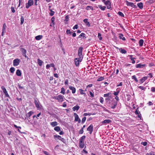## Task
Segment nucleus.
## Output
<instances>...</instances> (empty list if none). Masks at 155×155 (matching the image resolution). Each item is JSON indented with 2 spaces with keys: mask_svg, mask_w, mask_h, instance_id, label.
Returning <instances> with one entry per match:
<instances>
[{
  "mask_svg": "<svg viewBox=\"0 0 155 155\" xmlns=\"http://www.w3.org/2000/svg\"><path fill=\"white\" fill-rule=\"evenodd\" d=\"M83 49V48L82 47H80L79 48L78 51V55L81 60H82L83 58V56L82 53Z\"/></svg>",
  "mask_w": 155,
  "mask_h": 155,
  "instance_id": "f257e3e1",
  "label": "nucleus"
},
{
  "mask_svg": "<svg viewBox=\"0 0 155 155\" xmlns=\"http://www.w3.org/2000/svg\"><path fill=\"white\" fill-rule=\"evenodd\" d=\"M54 137L55 139H56L57 138L59 139V140H61L64 143H66L65 139L64 138H62L61 136L58 135H54Z\"/></svg>",
  "mask_w": 155,
  "mask_h": 155,
  "instance_id": "f03ea898",
  "label": "nucleus"
},
{
  "mask_svg": "<svg viewBox=\"0 0 155 155\" xmlns=\"http://www.w3.org/2000/svg\"><path fill=\"white\" fill-rule=\"evenodd\" d=\"M20 62V59L17 58L15 59L13 61V65L14 66H18Z\"/></svg>",
  "mask_w": 155,
  "mask_h": 155,
  "instance_id": "7ed1b4c3",
  "label": "nucleus"
},
{
  "mask_svg": "<svg viewBox=\"0 0 155 155\" xmlns=\"http://www.w3.org/2000/svg\"><path fill=\"white\" fill-rule=\"evenodd\" d=\"M34 4L33 0H29L28 3L26 4V8H28L30 6L33 5Z\"/></svg>",
  "mask_w": 155,
  "mask_h": 155,
  "instance_id": "20e7f679",
  "label": "nucleus"
},
{
  "mask_svg": "<svg viewBox=\"0 0 155 155\" xmlns=\"http://www.w3.org/2000/svg\"><path fill=\"white\" fill-rule=\"evenodd\" d=\"M74 121H78V123H80L81 122V119L79 118L78 115L75 113H74Z\"/></svg>",
  "mask_w": 155,
  "mask_h": 155,
  "instance_id": "39448f33",
  "label": "nucleus"
},
{
  "mask_svg": "<svg viewBox=\"0 0 155 155\" xmlns=\"http://www.w3.org/2000/svg\"><path fill=\"white\" fill-rule=\"evenodd\" d=\"M34 103L38 110H39L41 109V107L39 105V101H37L36 99H34Z\"/></svg>",
  "mask_w": 155,
  "mask_h": 155,
  "instance_id": "423d86ee",
  "label": "nucleus"
},
{
  "mask_svg": "<svg viewBox=\"0 0 155 155\" xmlns=\"http://www.w3.org/2000/svg\"><path fill=\"white\" fill-rule=\"evenodd\" d=\"M1 89L3 90L4 93L5 94V96L6 97H9V96L8 94L7 91V90L5 87L4 86H2L1 87Z\"/></svg>",
  "mask_w": 155,
  "mask_h": 155,
  "instance_id": "0eeeda50",
  "label": "nucleus"
},
{
  "mask_svg": "<svg viewBox=\"0 0 155 155\" xmlns=\"http://www.w3.org/2000/svg\"><path fill=\"white\" fill-rule=\"evenodd\" d=\"M93 130V126L92 124H91L87 128V130L89 132V134H91Z\"/></svg>",
  "mask_w": 155,
  "mask_h": 155,
  "instance_id": "6e6552de",
  "label": "nucleus"
},
{
  "mask_svg": "<svg viewBox=\"0 0 155 155\" xmlns=\"http://www.w3.org/2000/svg\"><path fill=\"white\" fill-rule=\"evenodd\" d=\"M126 3L127 5L128 6H130L134 8H136L137 7L136 6L134 5V3L132 2H130L127 1H126Z\"/></svg>",
  "mask_w": 155,
  "mask_h": 155,
  "instance_id": "1a4fd4ad",
  "label": "nucleus"
},
{
  "mask_svg": "<svg viewBox=\"0 0 155 155\" xmlns=\"http://www.w3.org/2000/svg\"><path fill=\"white\" fill-rule=\"evenodd\" d=\"M104 4L107 6V8L108 9H110L111 7V2L108 0H107V1H105V2H104Z\"/></svg>",
  "mask_w": 155,
  "mask_h": 155,
  "instance_id": "9d476101",
  "label": "nucleus"
},
{
  "mask_svg": "<svg viewBox=\"0 0 155 155\" xmlns=\"http://www.w3.org/2000/svg\"><path fill=\"white\" fill-rule=\"evenodd\" d=\"M82 60H80L79 58H76L74 59V61L76 66H78L79 64V62H81Z\"/></svg>",
  "mask_w": 155,
  "mask_h": 155,
  "instance_id": "9b49d317",
  "label": "nucleus"
},
{
  "mask_svg": "<svg viewBox=\"0 0 155 155\" xmlns=\"http://www.w3.org/2000/svg\"><path fill=\"white\" fill-rule=\"evenodd\" d=\"M117 104V102H116L115 101H114L111 104V108L112 109H114L115 108Z\"/></svg>",
  "mask_w": 155,
  "mask_h": 155,
  "instance_id": "f8f14e48",
  "label": "nucleus"
},
{
  "mask_svg": "<svg viewBox=\"0 0 155 155\" xmlns=\"http://www.w3.org/2000/svg\"><path fill=\"white\" fill-rule=\"evenodd\" d=\"M57 100L59 102H62L64 101V96L61 95L58 96Z\"/></svg>",
  "mask_w": 155,
  "mask_h": 155,
  "instance_id": "ddd939ff",
  "label": "nucleus"
},
{
  "mask_svg": "<svg viewBox=\"0 0 155 155\" xmlns=\"http://www.w3.org/2000/svg\"><path fill=\"white\" fill-rule=\"evenodd\" d=\"M20 50L21 51L23 55L25 56V58H26L27 56L26 55V50L24 48H20Z\"/></svg>",
  "mask_w": 155,
  "mask_h": 155,
  "instance_id": "4468645a",
  "label": "nucleus"
},
{
  "mask_svg": "<svg viewBox=\"0 0 155 155\" xmlns=\"http://www.w3.org/2000/svg\"><path fill=\"white\" fill-rule=\"evenodd\" d=\"M145 66H146V65L145 64H137L136 65V67L137 68H143Z\"/></svg>",
  "mask_w": 155,
  "mask_h": 155,
  "instance_id": "2eb2a0df",
  "label": "nucleus"
},
{
  "mask_svg": "<svg viewBox=\"0 0 155 155\" xmlns=\"http://www.w3.org/2000/svg\"><path fill=\"white\" fill-rule=\"evenodd\" d=\"M69 88L70 90H71L72 91V94H74L76 91V88L72 86H70L69 87Z\"/></svg>",
  "mask_w": 155,
  "mask_h": 155,
  "instance_id": "dca6fc26",
  "label": "nucleus"
},
{
  "mask_svg": "<svg viewBox=\"0 0 155 155\" xmlns=\"http://www.w3.org/2000/svg\"><path fill=\"white\" fill-rule=\"evenodd\" d=\"M80 106L78 105H76V106H74L72 108L73 110L74 111L75 110L78 111L80 108Z\"/></svg>",
  "mask_w": 155,
  "mask_h": 155,
  "instance_id": "f3484780",
  "label": "nucleus"
},
{
  "mask_svg": "<svg viewBox=\"0 0 155 155\" xmlns=\"http://www.w3.org/2000/svg\"><path fill=\"white\" fill-rule=\"evenodd\" d=\"M83 21L85 23L86 25L90 27V24L89 22L88 21V19L85 18L83 20Z\"/></svg>",
  "mask_w": 155,
  "mask_h": 155,
  "instance_id": "a211bd4d",
  "label": "nucleus"
},
{
  "mask_svg": "<svg viewBox=\"0 0 155 155\" xmlns=\"http://www.w3.org/2000/svg\"><path fill=\"white\" fill-rule=\"evenodd\" d=\"M137 6L140 9H142L143 8V4L142 2L138 3L137 4Z\"/></svg>",
  "mask_w": 155,
  "mask_h": 155,
  "instance_id": "6ab92c4d",
  "label": "nucleus"
},
{
  "mask_svg": "<svg viewBox=\"0 0 155 155\" xmlns=\"http://www.w3.org/2000/svg\"><path fill=\"white\" fill-rule=\"evenodd\" d=\"M111 122V121L110 120L106 119L102 122V123L103 124H106L107 123H109Z\"/></svg>",
  "mask_w": 155,
  "mask_h": 155,
  "instance_id": "aec40b11",
  "label": "nucleus"
},
{
  "mask_svg": "<svg viewBox=\"0 0 155 155\" xmlns=\"http://www.w3.org/2000/svg\"><path fill=\"white\" fill-rule=\"evenodd\" d=\"M148 78V77L146 76L143 77L140 80V81L141 83H143L145 80H146Z\"/></svg>",
  "mask_w": 155,
  "mask_h": 155,
  "instance_id": "412c9836",
  "label": "nucleus"
},
{
  "mask_svg": "<svg viewBox=\"0 0 155 155\" xmlns=\"http://www.w3.org/2000/svg\"><path fill=\"white\" fill-rule=\"evenodd\" d=\"M119 38L120 39H122L123 41H125L126 40L125 38V37H123V35L121 33H120L119 34Z\"/></svg>",
  "mask_w": 155,
  "mask_h": 155,
  "instance_id": "4be33fe9",
  "label": "nucleus"
},
{
  "mask_svg": "<svg viewBox=\"0 0 155 155\" xmlns=\"http://www.w3.org/2000/svg\"><path fill=\"white\" fill-rule=\"evenodd\" d=\"M16 74L18 76H21V73L20 70L19 69L17 70L16 71Z\"/></svg>",
  "mask_w": 155,
  "mask_h": 155,
  "instance_id": "5701e85b",
  "label": "nucleus"
},
{
  "mask_svg": "<svg viewBox=\"0 0 155 155\" xmlns=\"http://www.w3.org/2000/svg\"><path fill=\"white\" fill-rule=\"evenodd\" d=\"M58 123L56 121H54L50 123V124L53 127H54L58 125Z\"/></svg>",
  "mask_w": 155,
  "mask_h": 155,
  "instance_id": "b1692460",
  "label": "nucleus"
},
{
  "mask_svg": "<svg viewBox=\"0 0 155 155\" xmlns=\"http://www.w3.org/2000/svg\"><path fill=\"white\" fill-rule=\"evenodd\" d=\"M119 50H120V52L122 54H125L127 53V51L123 49L122 48L119 49Z\"/></svg>",
  "mask_w": 155,
  "mask_h": 155,
  "instance_id": "393cba45",
  "label": "nucleus"
},
{
  "mask_svg": "<svg viewBox=\"0 0 155 155\" xmlns=\"http://www.w3.org/2000/svg\"><path fill=\"white\" fill-rule=\"evenodd\" d=\"M43 37V36L42 35H39L36 36L35 37V39L37 40H39L41 39Z\"/></svg>",
  "mask_w": 155,
  "mask_h": 155,
  "instance_id": "a878e982",
  "label": "nucleus"
},
{
  "mask_svg": "<svg viewBox=\"0 0 155 155\" xmlns=\"http://www.w3.org/2000/svg\"><path fill=\"white\" fill-rule=\"evenodd\" d=\"M38 61V65L41 66L42 64V63H43V62L41 60H40L39 59H38L37 60Z\"/></svg>",
  "mask_w": 155,
  "mask_h": 155,
  "instance_id": "bb28decb",
  "label": "nucleus"
},
{
  "mask_svg": "<svg viewBox=\"0 0 155 155\" xmlns=\"http://www.w3.org/2000/svg\"><path fill=\"white\" fill-rule=\"evenodd\" d=\"M126 96L127 101H129L130 100V99H131V96L129 94H126Z\"/></svg>",
  "mask_w": 155,
  "mask_h": 155,
  "instance_id": "cd10ccee",
  "label": "nucleus"
},
{
  "mask_svg": "<svg viewBox=\"0 0 155 155\" xmlns=\"http://www.w3.org/2000/svg\"><path fill=\"white\" fill-rule=\"evenodd\" d=\"M86 90V89L85 91H84L81 89H79V91L80 94L81 95H85L86 94L84 92V91H85Z\"/></svg>",
  "mask_w": 155,
  "mask_h": 155,
  "instance_id": "c85d7f7f",
  "label": "nucleus"
},
{
  "mask_svg": "<svg viewBox=\"0 0 155 155\" xmlns=\"http://www.w3.org/2000/svg\"><path fill=\"white\" fill-rule=\"evenodd\" d=\"M143 42L144 41L143 39H141L140 40L139 42V46H142L143 45Z\"/></svg>",
  "mask_w": 155,
  "mask_h": 155,
  "instance_id": "c756f323",
  "label": "nucleus"
},
{
  "mask_svg": "<svg viewBox=\"0 0 155 155\" xmlns=\"http://www.w3.org/2000/svg\"><path fill=\"white\" fill-rule=\"evenodd\" d=\"M79 147L81 148H83L84 146V142L79 141Z\"/></svg>",
  "mask_w": 155,
  "mask_h": 155,
  "instance_id": "7c9ffc66",
  "label": "nucleus"
},
{
  "mask_svg": "<svg viewBox=\"0 0 155 155\" xmlns=\"http://www.w3.org/2000/svg\"><path fill=\"white\" fill-rule=\"evenodd\" d=\"M54 130L57 131L59 132L61 131L60 127L59 126H56L54 128Z\"/></svg>",
  "mask_w": 155,
  "mask_h": 155,
  "instance_id": "2f4dec72",
  "label": "nucleus"
},
{
  "mask_svg": "<svg viewBox=\"0 0 155 155\" xmlns=\"http://www.w3.org/2000/svg\"><path fill=\"white\" fill-rule=\"evenodd\" d=\"M137 87L144 91H145L146 89V88L145 87L143 86H137Z\"/></svg>",
  "mask_w": 155,
  "mask_h": 155,
  "instance_id": "473e14b6",
  "label": "nucleus"
},
{
  "mask_svg": "<svg viewBox=\"0 0 155 155\" xmlns=\"http://www.w3.org/2000/svg\"><path fill=\"white\" fill-rule=\"evenodd\" d=\"M98 7L102 11H104L106 8V7L105 6H102L101 5H98Z\"/></svg>",
  "mask_w": 155,
  "mask_h": 155,
  "instance_id": "72a5a7b5",
  "label": "nucleus"
},
{
  "mask_svg": "<svg viewBox=\"0 0 155 155\" xmlns=\"http://www.w3.org/2000/svg\"><path fill=\"white\" fill-rule=\"evenodd\" d=\"M86 138V136L85 135H84L81 137L79 140V141L84 142V140Z\"/></svg>",
  "mask_w": 155,
  "mask_h": 155,
  "instance_id": "f704fd0d",
  "label": "nucleus"
},
{
  "mask_svg": "<svg viewBox=\"0 0 155 155\" xmlns=\"http://www.w3.org/2000/svg\"><path fill=\"white\" fill-rule=\"evenodd\" d=\"M132 79L134 80L136 82H138V80L137 79L136 76L135 75H133L132 76Z\"/></svg>",
  "mask_w": 155,
  "mask_h": 155,
  "instance_id": "c9c22d12",
  "label": "nucleus"
},
{
  "mask_svg": "<svg viewBox=\"0 0 155 155\" xmlns=\"http://www.w3.org/2000/svg\"><path fill=\"white\" fill-rule=\"evenodd\" d=\"M81 37H83V38H86V37L85 36V34L84 33H82L79 36L78 38H80Z\"/></svg>",
  "mask_w": 155,
  "mask_h": 155,
  "instance_id": "e433bc0d",
  "label": "nucleus"
},
{
  "mask_svg": "<svg viewBox=\"0 0 155 155\" xmlns=\"http://www.w3.org/2000/svg\"><path fill=\"white\" fill-rule=\"evenodd\" d=\"M6 27H7L5 23L3 25V26L2 29V31H5V29H6Z\"/></svg>",
  "mask_w": 155,
  "mask_h": 155,
  "instance_id": "4c0bfd02",
  "label": "nucleus"
},
{
  "mask_svg": "<svg viewBox=\"0 0 155 155\" xmlns=\"http://www.w3.org/2000/svg\"><path fill=\"white\" fill-rule=\"evenodd\" d=\"M60 93L61 94H65V90L64 89V87H62L61 88V91Z\"/></svg>",
  "mask_w": 155,
  "mask_h": 155,
  "instance_id": "58836bf2",
  "label": "nucleus"
},
{
  "mask_svg": "<svg viewBox=\"0 0 155 155\" xmlns=\"http://www.w3.org/2000/svg\"><path fill=\"white\" fill-rule=\"evenodd\" d=\"M55 19V18H54V17H53L51 18V23L53 25H54V24H55V22H54Z\"/></svg>",
  "mask_w": 155,
  "mask_h": 155,
  "instance_id": "ea45409f",
  "label": "nucleus"
},
{
  "mask_svg": "<svg viewBox=\"0 0 155 155\" xmlns=\"http://www.w3.org/2000/svg\"><path fill=\"white\" fill-rule=\"evenodd\" d=\"M33 113L34 112L32 111H31L27 114L28 116H27L30 117Z\"/></svg>",
  "mask_w": 155,
  "mask_h": 155,
  "instance_id": "a19ab883",
  "label": "nucleus"
},
{
  "mask_svg": "<svg viewBox=\"0 0 155 155\" xmlns=\"http://www.w3.org/2000/svg\"><path fill=\"white\" fill-rule=\"evenodd\" d=\"M110 93H108L106 94H104V97H111V95H110Z\"/></svg>",
  "mask_w": 155,
  "mask_h": 155,
  "instance_id": "79ce46f5",
  "label": "nucleus"
},
{
  "mask_svg": "<svg viewBox=\"0 0 155 155\" xmlns=\"http://www.w3.org/2000/svg\"><path fill=\"white\" fill-rule=\"evenodd\" d=\"M95 113H93V114H92L91 113H84L83 115L84 116H86L87 115L90 116L91 115H95Z\"/></svg>",
  "mask_w": 155,
  "mask_h": 155,
  "instance_id": "37998d69",
  "label": "nucleus"
},
{
  "mask_svg": "<svg viewBox=\"0 0 155 155\" xmlns=\"http://www.w3.org/2000/svg\"><path fill=\"white\" fill-rule=\"evenodd\" d=\"M86 8L87 10H89L90 9L93 10V7L92 6H87Z\"/></svg>",
  "mask_w": 155,
  "mask_h": 155,
  "instance_id": "c03bdc74",
  "label": "nucleus"
},
{
  "mask_svg": "<svg viewBox=\"0 0 155 155\" xmlns=\"http://www.w3.org/2000/svg\"><path fill=\"white\" fill-rule=\"evenodd\" d=\"M118 15H119L121 17H124V14H123V13L120 11H119L118 12Z\"/></svg>",
  "mask_w": 155,
  "mask_h": 155,
  "instance_id": "a18cd8bd",
  "label": "nucleus"
},
{
  "mask_svg": "<svg viewBox=\"0 0 155 155\" xmlns=\"http://www.w3.org/2000/svg\"><path fill=\"white\" fill-rule=\"evenodd\" d=\"M98 38H99V39L100 40H101L102 39V38L101 36V34L99 33L98 34Z\"/></svg>",
  "mask_w": 155,
  "mask_h": 155,
  "instance_id": "49530a36",
  "label": "nucleus"
},
{
  "mask_svg": "<svg viewBox=\"0 0 155 155\" xmlns=\"http://www.w3.org/2000/svg\"><path fill=\"white\" fill-rule=\"evenodd\" d=\"M24 19L23 16H21V24H22L24 22Z\"/></svg>",
  "mask_w": 155,
  "mask_h": 155,
  "instance_id": "de8ad7c7",
  "label": "nucleus"
},
{
  "mask_svg": "<svg viewBox=\"0 0 155 155\" xmlns=\"http://www.w3.org/2000/svg\"><path fill=\"white\" fill-rule=\"evenodd\" d=\"M15 71V68L14 67H11L10 69V71L12 73H13Z\"/></svg>",
  "mask_w": 155,
  "mask_h": 155,
  "instance_id": "09e8293b",
  "label": "nucleus"
},
{
  "mask_svg": "<svg viewBox=\"0 0 155 155\" xmlns=\"http://www.w3.org/2000/svg\"><path fill=\"white\" fill-rule=\"evenodd\" d=\"M104 78L103 77H100L98 78L97 79V81H103L104 80Z\"/></svg>",
  "mask_w": 155,
  "mask_h": 155,
  "instance_id": "8fccbe9b",
  "label": "nucleus"
},
{
  "mask_svg": "<svg viewBox=\"0 0 155 155\" xmlns=\"http://www.w3.org/2000/svg\"><path fill=\"white\" fill-rule=\"evenodd\" d=\"M66 34L68 35L70 34L71 35L72 33V32L70 30L67 29L66 31Z\"/></svg>",
  "mask_w": 155,
  "mask_h": 155,
  "instance_id": "3c124183",
  "label": "nucleus"
},
{
  "mask_svg": "<svg viewBox=\"0 0 155 155\" xmlns=\"http://www.w3.org/2000/svg\"><path fill=\"white\" fill-rule=\"evenodd\" d=\"M86 117H84L82 120L81 123L82 124H83L86 121Z\"/></svg>",
  "mask_w": 155,
  "mask_h": 155,
  "instance_id": "603ef678",
  "label": "nucleus"
},
{
  "mask_svg": "<svg viewBox=\"0 0 155 155\" xmlns=\"http://www.w3.org/2000/svg\"><path fill=\"white\" fill-rule=\"evenodd\" d=\"M139 108H137L135 111V113L136 114H138L140 113L138 110Z\"/></svg>",
  "mask_w": 155,
  "mask_h": 155,
  "instance_id": "864d4df0",
  "label": "nucleus"
},
{
  "mask_svg": "<svg viewBox=\"0 0 155 155\" xmlns=\"http://www.w3.org/2000/svg\"><path fill=\"white\" fill-rule=\"evenodd\" d=\"M51 12L49 13V15L51 16H53L54 15V12L52 11L51 10H50Z\"/></svg>",
  "mask_w": 155,
  "mask_h": 155,
  "instance_id": "5fc2aeb1",
  "label": "nucleus"
},
{
  "mask_svg": "<svg viewBox=\"0 0 155 155\" xmlns=\"http://www.w3.org/2000/svg\"><path fill=\"white\" fill-rule=\"evenodd\" d=\"M11 11L13 13H14L15 12V10L14 8L13 7H12L11 8Z\"/></svg>",
  "mask_w": 155,
  "mask_h": 155,
  "instance_id": "6e6d98bb",
  "label": "nucleus"
},
{
  "mask_svg": "<svg viewBox=\"0 0 155 155\" xmlns=\"http://www.w3.org/2000/svg\"><path fill=\"white\" fill-rule=\"evenodd\" d=\"M151 91L153 92H155V87H152L151 88Z\"/></svg>",
  "mask_w": 155,
  "mask_h": 155,
  "instance_id": "4d7b16f0",
  "label": "nucleus"
},
{
  "mask_svg": "<svg viewBox=\"0 0 155 155\" xmlns=\"http://www.w3.org/2000/svg\"><path fill=\"white\" fill-rule=\"evenodd\" d=\"M84 130L83 128H81L79 130V134H82L83 133Z\"/></svg>",
  "mask_w": 155,
  "mask_h": 155,
  "instance_id": "13d9d810",
  "label": "nucleus"
},
{
  "mask_svg": "<svg viewBox=\"0 0 155 155\" xmlns=\"http://www.w3.org/2000/svg\"><path fill=\"white\" fill-rule=\"evenodd\" d=\"M119 91H118L117 92H115L113 94L114 95L117 96L119 93Z\"/></svg>",
  "mask_w": 155,
  "mask_h": 155,
  "instance_id": "bf43d9fd",
  "label": "nucleus"
},
{
  "mask_svg": "<svg viewBox=\"0 0 155 155\" xmlns=\"http://www.w3.org/2000/svg\"><path fill=\"white\" fill-rule=\"evenodd\" d=\"M147 143L146 142H142L141 143V144L143 145L144 146H146L147 145Z\"/></svg>",
  "mask_w": 155,
  "mask_h": 155,
  "instance_id": "052dcab7",
  "label": "nucleus"
},
{
  "mask_svg": "<svg viewBox=\"0 0 155 155\" xmlns=\"http://www.w3.org/2000/svg\"><path fill=\"white\" fill-rule=\"evenodd\" d=\"M100 102L101 104H103V101H104V98H103V97H100Z\"/></svg>",
  "mask_w": 155,
  "mask_h": 155,
  "instance_id": "680f3d73",
  "label": "nucleus"
},
{
  "mask_svg": "<svg viewBox=\"0 0 155 155\" xmlns=\"http://www.w3.org/2000/svg\"><path fill=\"white\" fill-rule=\"evenodd\" d=\"M89 94L91 97H94V93L92 92L91 91H89Z\"/></svg>",
  "mask_w": 155,
  "mask_h": 155,
  "instance_id": "e2e57ef3",
  "label": "nucleus"
},
{
  "mask_svg": "<svg viewBox=\"0 0 155 155\" xmlns=\"http://www.w3.org/2000/svg\"><path fill=\"white\" fill-rule=\"evenodd\" d=\"M78 28V25L76 24L73 27V29H77Z\"/></svg>",
  "mask_w": 155,
  "mask_h": 155,
  "instance_id": "0e129e2a",
  "label": "nucleus"
},
{
  "mask_svg": "<svg viewBox=\"0 0 155 155\" xmlns=\"http://www.w3.org/2000/svg\"><path fill=\"white\" fill-rule=\"evenodd\" d=\"M69 16L68 15H66L65 17V20H66V21H68L69 19Z\"/></svg>",
  "mask_w": 155,
  "mask_h": 155,
  "instance_id": "69168bd1",
  "label": "nucleus"
},
{
  "mask_svg": "<svg viewBox=\"0 0 155 155\" xmlns=\"http://www.w3.org/2000/svg\"><path fill=\"white\" fill-rule=\"evenodd\" d=\"M136 59V58H132V59H131V60L132 61V63L134 64L135 63V61L134 60V59Z\"/></svg>",
  "mask_w": 155,
  "mask_h": 155,
  "instance_id": "338daca9",
  "label": "nucleus"
},
{
  "mask_svg": "<svg viewBox=\"0 0 155 155\" xmlns=\"http://www.w3.org/2000/svg\"><path fill=\"white\" fill-rule=\"evenodd\" d=\"M115 99L117 100L116 102H117L119 100V97L117 96H116L115 97Z\"/></svg>",
  "mask_w": 155,
  "mask_h": 155,
  "instance_id": "774afa93",
  "label": "nucleus"
}]
</instances>
